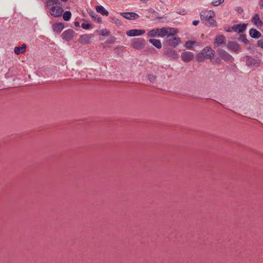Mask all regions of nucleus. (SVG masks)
Masks as SVG:
<instances>
[{"instance_id": "f257e3e1", "label": "nucleus", "mask_w": 263, "mask_h": 263, "mask_svg": "<svg viewBox=\"0 0 263 263\" xmlns=\"http://www.w3.org/2000/svg\"><path fill=\"white\" fill-rule=\"evenodd\" d=\"M201 20L205 25L209 27H215L217 26V22L215 20V13L214 11L210 10H204L200 13Z\"/></svg>"}, {"instance_id": "f03ea898", "label": "nucleus", "mask_w": 263, "mask_h": 263, "mask_svg": "<svg viewBox=\"0 0 263 263\" xmlns=\"http://www.w3.org/2000/svg\"><path fill=\"white\" fill-rule=\"evenodd\" d=\"M215 52L212 48L209 47H205L204 48L200 53L196 55V60L198 62H203L204 59H212Z\"/></svg>"}, {"instance_id": "7ed1b4c3", "label": "nucleus", "mask_w": 263, "mask_h": 263, "mask_svg": "<svg viewBox=\"0 0 263 263\" xmlns=\"http://www.w3.org/2000/svg\"><path fill=\"white\" fill-rule=\"evenodd\" d=\"M245 58L246 65L250 67L257 68L261 63V60L259 59L254 58L249 55H246Z\"/></svg>"}, {"instance_id": "20e7f679", "label": "nucleus", "mask_w": 263, "mask_h": 263, "mask_svg": "<svg viewBox=\"0 0 263 263\" xmlns=\"http://www.w3.org/2000/svg\"><path fill=\"white\" fill-rule=\"evenodd\" d=\"M131 46L136 49H143L145 45V41L143 38H135L131 41Z\"/></svg>"}, {"instance_id": "39448f33", "label": "nucleus", "mask_w": 263, "mask_h": 263, "mask_svg": "<svg viewBox=\"0 0 263 263\" xmlns=\"http://www.w3.org/2000/svg\"><path fill=\"white\" fill-rule=\"evenodd\" d=\"M218 54L222 60L226 62H232L233 58L228 52L222 49H219L217 51Z\"/></svg>"}, {"instance_id": "423d86ee", "label": "nucleus", "mask_w": 263, "mask_h": 263, "mask_svg": "<svg viewBox=\"0 0 263 263\" xmlns=\"http://www.w3.org/2000/svg\"><path fill=\"white\" fill-rule=\"evenodd\" d=\"M63 12V8L59 5L52 7L50 9V14L55 17L61 16Z\"/></svg>"}, {"instance_id": "0eeeda50", "label": "nucleus", "mask_w": 263, "mask_h": 263, "mask_svg": "<svg viewBox=\"0 0 263 263\" xmlns=\"http://www.w3.org/2000/svg\"><path fill=\"white\" fill-rule=\"evenodd\" d=\"M74 34L75 32L73 30L69 29L64 31L62 33L61 36L64 40L69 42L73 39Z\"/></svg>"}, {"instance_id": "6e6552de", "label": "nucleus", "mask_w": 263, "mask_h": 263, "mask_svg": "<svg viewBox=\"0 0 263 263\" xmlns=\"http://www.w3.org/2000/svg\"><path fill=\"white\" fill-rule=\"evenodd\" d=\"M226 46L228 49L231 52H238L240 51L241 48L240 45L234 42H229Z\"/></svg>"}, {"instance_id": "1a4fd4ad", "label": "nucleus", "mask_w": 263, "mask_h": 263, "mask_svg": "<svg viewBox=\"0 0 263 263\" xmlns=\"http://www.w3.org/2000/svg\"><path fill=\"white\" fill-rule=\"evenodd\" d=\"M93 37V35L90 34H83L80 35L79 39V42L82 44H88L90 43L92 38Z\"/></svg>"}, {"instance_id": "9d476101", "label": "nucleus", "mask_w": 263, "mask_h": 263, "mask_svg": "<svg viewBox=\"0 0 263 263\" xmlns=\"http://www.w3.org/2000/svg\"><path fill=\"white\" fill-rule=\"evenodd\" d=\"M247 26L248 24L245 23L234 25L232 27V30L236 32L242 33L246 30Z\"/></svg>"}, {"instance_id": "9b49d317", "label": "nucleus", "mask_w": 263, "mask_h": 263, "mask_svg": "<svg viewBox=\"0 0 263 263\" xmlns=\"http://www.w3.org/2000/svg\"><path fill=\"white\" fill-rule=\"evenodd\" d=\"M194 54L190 51H185L182 53L181 58L184 62H189L193 60Z\"/></svg>"}, {"instance_id": "f8f14e48", "label": "nucleus", "mask_w": 263, "mask_h": 263, "mask_svg": "<svg viewBox=\"0 0 263 263\" xmlns=\"http://www.w3.org/2000/svg\"><path fill=\"white\" fill-rule=\"evenodd\" d=\"M164 54L167 57L170 58L172 59H176L178 57V54L177 53V51H175L174 49L170 48L166 49L164 52Z\"/></svg>"}, {"instance_id": "ddd939ff", "label": "nucleus", "mask_w": 263, "mask_h": 263, "mask_svg": "<svg viewBox=\"0 0 263 263\" xmlns=\"http://www.w3.org/2000/svg\"><path fill=\"white\" fill-rule=\"evenodd\" d=\"M145 33L144 30L132 29L126 32V35L128 36H136L141 35Z\"/></svg>"}, {"instance_id": "4468645a", "label": "nucleus", "mask_w": 263, "mask_h": 263, "mask_svg": "<svg viewBox=\"0 0 263 263\" xmlns=\"http://www.w3.org/2000/svg\"><path fill=\"white\" fill-rule=\"evenodd\" d=\"M166 40L168 42V44L174 47L178 45L181 42L179 37L174 36H173L172 37H169V39H166Z\"/></svg>"}, {"instance_id": "2eb2a0df", "label": "nucleus", "mask_w": 263, "mask_h": 263, "mask_svg": "<svg viewBox=\"0 0 263 263\" xmlns=\"http://www.w3.org/2000/svg\"><path fill=\"white\" fill-rule=\"evenodd\" d=\"M121 15L128 20H135L139 17V15L135 12H123Z\"/></svg>"}, {"instance_id": "dca6fc26", "label": "nucleus", "mask_w": 263, "mask_h": 263, "mask_svg": "<svg viewBox=\"0 0 263 263\" xmlns=\"http://www.w3.org/2000/svg\"><path fill=\"white\" fill-rule=\"evenodd\" d=\"M26 45L25 44H23L21 47H15L14 49V52L15 54L17 55L23 54L26 50Z\"/></svg>"}, {"instance_id": "f3484780", "label": "nucleus", "mask_w": 263, "mask_h": 263, "mask_svg": "<svg viewBox=\"0 0 263 263\" xmlns=\"http://www.w3.org/2000/svg\"><path fill=\"white\" fill-rule=\"evenodd\" d=\"M52 28L54 32L60 33L64 29V24L62 23H57L53 25Z\"/></svg>"}, {"instance_id": "a211bd4d", "label": "nucleus", "mask_w": 263, "mask_h": 263, "mask_svg": "<svg viewBox=\"0 0 263 263\" xmlns=\"http://www.w3.org/2000/svg\"><path fill=\"white\" fill-rule=\"evenodd\" d=\"M252 22L257 26H262L263 23L260 20L259 15L255 14L252 18Z\"/></svg>"}, {"instance_id": "6ab92c4d", "label": "nucleus", "mask_w": 263, "mask_h": 263, "mask_svg": "<svg viewBox=\"0 0 263 263\" xmlns=\"http://www.w3.org/2000/svg\"><path fill=\"white\" fill-rule=\"evenodd\" d=\"M249 34L251 37L254 39H258L261 35L259 31L254 28H252L250 30Z\"/></svg>"}, {"instance_id": "aec40b11", "label": "nucleus", "mask_w": 263, "mask_h": 263, "mask_svg": "<svg viewBox=\"0 0 263 263\" xmlns=\"http://www.w3.org/2000/svg\"><path fill=\"white\" fill-rule=\"evenodd\" d=\"M226 43V37L223 35H217L215 37V43L218 46Z\"/></svg>"}, {"instance_id": "412c9836", "label": "nucleus", "mask_w": 263, "mask_h": 263, "mask_svg": "<svg viewBox=\"0 0 263 263\" xmlns=\"http://www.w3.org/2000/svg\"><path fill=\"white\" fill-rule=\"evenodd\" d=\"M166 39H169V37H172L173 36H174L176 34L178 31L176 29L174 28H166Z\"/></svg>"}, {"instance_id": "4be33fe9", "label": "nucleus", "mask_w": 263, "mask_h": 263, "mask_svg": "<svg viewBox=\"0 0 263 263\" xmlns=\"http://www.w3.org/2000/svg\"><path fill=\"white\" fill-rule=\"evenodd\" d=\"M96 9L98 13H101L103 15L107 16L109 14L108 11H107L103 6H97L96 7Z\"/></svg>"}, {"instance_id": "5701e85b", "label": "nucleus", "mask_w": 263, "mask_h": 263, "mask_svg": "<svg viewBox=\"0 0 263 263\" xmlns=\"http://www.w3.org/2000/svg\"><path fill=\"white\" fill-rule=\"evenodd\" d=\"M149 42L152 44L154 46L158 49H160L162 47L161 43L159 40L149 39Z\"/></svg>"}, {"instance_id": "b1692460", "label": "nucleus", "mask_w": 263, "mask_h": 263, "mask_svg": "<svg viewBox=\"0 0 263 263\" xmlns=\"http://www.w3.org/2000/svg\"><path fill=\"white\" fill-rule=\"evenodd\" d=\"M89 14L92 18H93L95 21H97L99 23L101 22V18L95 12L93 11H91Z\"/></svg>"}, {"instance_id": "393cba45", "label": "nucleus", "mask_w": 263, "mask_h": 263, "mask_svg": "<svg viewBox=\"0 0 263 263\" xmlns=\"http://www.w3.org/2000/svg\"><path fill=\"white\" fill-rule=\"evenodd\" d=\"M60 3L59 0H48L46 5L49 7H54L57 5H60Z\"/></svg>"}, {"instance_id": "a878e982", "label": "nucleus", "mask_w": 263, "mask_h": 263, "mask_svg": "<svg viewBox=\"0 0 263 263\" xmlns=\"http://www.w3.org/2000/svg\"><path fill=\"white\" fill-rule=\"evenodd\" d=\"M158 36L159 37H164L166 36L167 31H166V27H163L160 29H158Z\"/></svg>"}, {"instance_id": "bb28decb", "label": "nucleus", "mask_w": 263, "mask_h": 263, "mask_svg": "<svg viewBox=\"0 0 263 263\" xmlns=\"http://www.w3.org/2000/svg\"><path fill=\"white\" fill-rule=\"evenodd\" d=\"M71 16V12L69 11H66L64 13L63 15V17L64 20H65V21H68L70 20Z\"/></svg>"}, {"instance_id": "cd10ccee", "label": "nucleus", "mask_w": 263, "mask_h": 263, "mask_svg": "<svg viewBox=\"0 0 263 263\" xmlns=\"http://www.w3.org/2000/svg\"><path fill=\"white\" fill-rule=\"evenodd\" d=\"M158 29H153L148 32L147 35H148V36H149V37H155V36H158Z\"/></svg>"}, {"instance_id": "c85d7f7f", "label": "nucleus", "mask_w": 263, "mask_h": 263, "mask_svg": "<svg viewBox=\"0 0 263 263\" xmlns=\"http://www.w3.org/2000/svg\"><path fill=\"white\" fill-rule=\"evenodd\" d=\"M196 43V41H189L185 43V46L187 48H191Z\"/></svg>"}, {"instance_id": "c756f323", "label": "nucleus", "mask_w": 263, "mask_h": 263, "mask_svg": "<svg viewBox=\"0 0 263 263\" xmlns=\"http://www.w3.org/2000/svg\"><path fill=\"white\" fill-rule=\"evenodd\" d=\"M239 40L241 42L247 44L249 42L248 40L247 39L246 35L244 34H241L239 36Z\"/></svg>"}, {"instance_id": "7c9ffc66", "label": "nucleus", "mask_w": 263, "mask_h": 263, "mask_svg": "<svg viewBox=\"0 0 263 263\" xmlns=\"http://www.w3.org/2000/svg\"><path fill=\"white\" fill-rule=\"evenodd\" d=\"M224 0H214L212 5L214 6H217L224 2Z\"/></svg>"}, {"instance_id": "2f4dec72", "label": "nucleus", "mask_w": 263, "mask_h": 263, "mask_svg": "<svg viewBox=\"0 0 263 263\" xmlns=\"http://www.w3.org/2000/svg\"><path fill=\"white\" fill-rule=\"evenodd\" d=\"M148 79L151 82H154L156 81V77L153 74L148 75Z\"/></svg>"}, {"instance_id": "473e14b6", "label": "nucleus", "mask_w": 263, "mask_h": 263, "mask_svg": "<svg viewBox=\"0 0 263 263\" xmlns=\"http://www.w3.org/2000/svg\"><path fill=\"white\" fill-rule=\"evenodd\" d=\"M100 31H101V34L102 36H107L109 34V31L106 29L101 30H100Z\"/></svg>"}, {"instance_id": "72a5a7b5", "label": "nucleus", "mask_w": 263, "mask_h": 263, "mask_svg": "<svg viewBox=\"0 0 263 263\" xmlns=\"http://www.w3.org/2000/svg\"><path fill=\"white\" fill-rule=\"evenodd\" d=\"M81 26L84 29H89L90 27V24L82 23Z\"/></svg>"}, {"instance_id": "f704fd0d", "label": "nucleus", "mask_w": 263, "mask_h": 263, "mask_svg": "<svg viewBox=\"0 0 263 263\" xmlns=\"http://www.w3.org/2000/svg\"><path fill=\"white\" fill-rule=\"evenodd\" d=\"M235 10L239 14H241L243 12V9L240 7H237Z\"/></svg>"}, {"instance_id": "c9c22d12", "label": "nucleus", "mask_w": 263, "mask_h": 263, "mask_svg": "<svg viewBox=\"0 0 263 263\" xmlns=\"http://www.w3.org/2000/svg\"><path fill=\"white\" fill-rule=\"evenodd\" d=\"M258 46L260 47L261 48L263 49V39L260 40L258 41Z\"/></svg>"}, {"instance_id": "e433bc0d", "label": "nucleus", "mask_w": 263, "mask_h": 263, "mask_svg": "<svg viewBox=\"0 0 263 263\" xmlns=\"http://www.w3.org/2000/svg\"><path fill=\"white\" fill-rule=\"evenodd\" d=\"M199 23V21L198 20H195L193 22L192 24L194 26H197Z\"/></svg>"}, {"instance_id": "4c0bfd02", "label": "nucleus", "mask_w": 263, "mask_h": 263, "mask_svg": "<svg viewBox=\"0 0 263 263\" xmlns=\"http://www.w3.org/2000/svg\"><path fill=\"white\" fill-rule=\"evenodd\" d=\"M74 24V26L76 27H79L80 26V23H79V22H75Z\"/></svg>"}, {"instance_id": "58836bf2", "label": "nucleus", "mask_w": 263, "mask_h": 263, "mask_svg": "<svg viewBox=\"0 0 263 263\" xmlns=\"http://www.w3.org/2000/svg\"><path fill=\"white\" fill-rule=\"evenodd\" d=\"M259 5L260 7H263V0H260Z\"/></svg>"}, {"instance_id": "ea45409f", "label": "nucleus", "mask_w": 263, "mask_h": 263, "mask_svg": "<svg viewBox=\"0 0 263 263\" xmlns=\"http://www.w3.org/2000/svg\"><path fill=\"white\" fill-rule=\"evenodd\" d=\"M140 1L142 2H147L148 0H140Z\"/></svg>"}, {"instance_id": "a19ab883", "label": "nucleus", "mask_w": 263, "mask_h": 263, "mask_svg": "<svg viewBox=\"0 0 263 263\" xmlns=\"http://www.w3.org/2000/svg\"><path fill=\"white\" fill-rule=\"evenodd\" d=\"M62 2H67L68 0H61Z\"/></svg>"}, {"instance_id": "79ce46f5", "label": "nucleus", "mask_w": 263, "mask_h": 263, "mask_svg": "<svg viewBox=\"0 0 263 263\" xmlns=\"http://www.w3.org/2000/svg\"><path fill=\"white\" fill-rule=\"evenodd\" d=\"M179 14H181V12H179ZM182 14H183V13H182Z\"/></svg>"}]
</instances>
